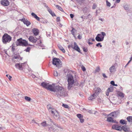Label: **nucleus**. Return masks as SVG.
Masks as SVG:
<instances>
[{
    "label": "nucleus",
    "mask_w": 132,
    "mask_h": 132,
    "mask_svg": "<svg viewBox=\"0 0 132 132\" xmlns=\"http://www.w3.org/2000/svg\"><path fill=\"white\" fill-rule=\"evenodd\" d=\"M88 43L89 45H92L93 44V43H91L89 42H88Z\"/></svg>",
    "instance_id": "nucleus-63"
},
{
    "label": "nucleus",
    "mask_w": 132,
    "mask_h": 132,
    "mask_svg": "<svg viewBox=\"0 0 132 132\" xmlns=\"http://www.w3.org/2000/svg\"><path fill=\"white\" fill-rule=\"evenodd\" d=\"M82 38V36H80V35H79L78 36V38L79 39H81Z\"/></svg>",
    "instance_id": "nucleus-56"
},
{
    "label": "nucleus",
    "mask_w": 132,
    "mask_h": 132,
    "mask_svg": "<svg viewBox=\"0 0 132 132\" xmlns=\"http://www.w3.org/2000/svg\"><path fill=\"white\" fill-rule=\"evenodd\" d=\"M47 7H48V11L49 12V13L51 14V13L52 12V10H51L47 6Z\"/></svg>",
    "instance_id": "nucleus-46"
},
{
    "label": "nucleus",
    "mask_w": 132,
    "mask_h": 132,
    "mask_svg": "<svg viewBox=\"0 0 132 132\" xmlns=\"http://www.w3.org/2000/svg\"><path fill=\"white\" fill-rule=\"evenodd\" d=\"M41 124L43 127H45L47 126H49V125H47L46 121H44L41 123Z\"/></svg>",
    "instance_id": "nucleus-29"
},
{
    "label": "nucleus",
    "mask_w": 132,
    "mask_h": 132,
    "mask_svg": "<svg viewBox=\"0 0 132 132\" xmlns=\"http://www.w3.org/2000/svg\"><path fill=\"white\" fill-rule=\"evenodd\" d=\"M106 5L107 6L110 7L111 6V4L109 3L107 0H106Z\"/></svg>",
    "instance_id": "nucleus-38"
},
{
    "label": "nucleus",
    "mask_w": 132,
    "mask_h": 132,
    "mask_svg": "<svg viewBox=\"0 0 132 132\" xmlns=\"http://www.w3.org/2000/svg\"><path fill=\"white\" fill-rule=\"evenodd\" d=\"M25 99L28 101H30L31 100V98L27 96H26L25 97Z\"/></svg>",
    "instance_id": "nucleus-35"
},
{
    "label": "nucleus",
    "mask_w": 132,
    "mask_h": 132,
    "mask_svg": "<svg viewBox=\"0 0 132 132\" xmlns=\"http://www.w3.org/2000/svg\"><path fill=\"white\" fill-rule=\"evenodd\" d=\"M110 84L113 86H116V84L114 83V82L113 81H111L110 82Z\"/></svg>",
    "instance_id": "nucleus-42"
},
{
    "label": "nucleus",
    "mask_w": 132,
    "mask_h": 132,
    "mask_svg": "<svg viewBox=\"0 0 132 132\" xmlns=\"http://www.w3.org/2000/svg\"><path fill=\"white\" fill-rule=\"evenodd\" d=\"M86 111L88 112H89V113H92V112L90 110H86Z\"/></svg>",
    "instance_id": "nucleus-57"
},
{
    "label": "nucleus",
    "mask_w": 132,
    "mask_h": 132,
    "mask_svg": "<svg viewBox=\"0 0 132 132\" xmlns=\"http://www.w3.org/2000/svg\"><path fill=\"white\" fill-rule=\"evenodd\" d=\"M47 107L49 111L51 112V110L53 109H54L53 108V106L50 104H49L47 106Z\"/></svg>",
    "instance_id": "nucleus-20"
},
{
    "label": "nucleus",
    "mask_w": 132,
    "mask_h": 132,
    "mask_svg": "<svg viewBox=\"0 0 132 132\" xmlns=\"http://www.w3.org/2000/svg\"><path fill=\"white\" fill-rule=\"evenodd\" d=\"M122 130V127H121L120 126H116V130L121 131Z\"/></svg>",
    "instance_id": "nucleus-28"
},
{
    "label": "nucleus",
    "mask_w": 132,
    "mask_h": 132,
    "mask_svg": "<svg viewBox=\"0 0 132 132\" xmlns=\"http://www.w3.org/2000/svg\"><path fill=\"white\" fill-rule=\"evenodd\" d=\"M116 116V111L111 113L108 115L109 117L107 118V121L111 122H115V121L113 120V118Z\"/></svg>",
    "instance_id": "nucleus-4"
},
{
    "label": "nucleus",
    "mask_w": 132,
    "mask_h": 132,
    "mask_svg": "<svg viewBox=\"0 0 132 132\" xmlns=\"http://www.w3.org/2000/svg\"><path fill=\"white\" fill-rule=\"evenodd\" d=\"M71 47L75 50L77 51L79 53L80 52V51L79 47L77 45V43L76 42L74 43V45H70Z\"/></svg>",
    "instance_id": "nucleus-9"
},
{
    "label": "nucleus",
    "mask_w": 132,
    "mask_h": 132,
    "mask_svg": "<svg viewBox=\"0 0 132 132\" xmlns=\"http://www.w3.org/2000/svg\"><path fill=\"white\" fill-rule=\"evenodd\" d=\"M48 85L47 83L44 82H43L41 84V85L44 87L46 89L47 88Z\"/></svg>",
    "instance_id": "nucleus-24"
},
{
    "label": "nucleus",
    "mask_w": 132,
    "mask_h": 132,
    "mask_svg": "<svg viewBox=\"0 0 132 132\" xmlns=\"http://www.w3.org/2000/svg\"><path fill=\"white\" fill-rule=\"evenodd\" d=\"M19 58V57H18L17 56H14L13 57V60H14V59H17L18 58Z\"/></svg>",
    "instance_id": "nucleus-49"
},
{
    "label": "nucleus",
    "mask_w": 132,
    "mask_h": 132,
    "mask_svg": "<svg viewBox=\"0 0 132 132\" xmlns=\"http://www.w3.org/2000/svg\"><path fill=\"white\" fill-rule=\"evenodd\" d=\"M6 76L8 78L10 81H11V78H12V77L11 76L9 75L8 74H7L6 75Z\"/></svg>",
    "instance_id": "nucleus-36"
},
{
    "label": "nucleus",
    "mask_w": 132,
    "mask_h": 132,
    "mask_svg": "<svg viewBox=\"0 0 132 132\" xmlns=\"http://www.w3.org/2000/svg\"><path fill=\"white\" fill-rule=\"evenodd\" d=\"M77 116L79 119L81 118H83V116L80 114H77Z\"/></svg>",
    "instance_id": "nucleus-34"
},
{
    "label": "nucleus",
    "mask_w": 132,
    "mask_h": 132,
    "mask_svg": "<svg viewBox=\"0 0 132 132\" xmlns=\"http://www.w3.org/2000/svg\"><path fill=\"white\" fill-rule=\"evenodd\" d=\"M107 89H108V91H109V92H112L113 90V87L111 85L110 87L108 88Z\"/></svg>",
    "instance_id": "nucleus-27"
},
{
    "label": "nucleus",
    "mask_w": 132,
    "mask_h": 132,
    "mask_svg": "<svg viewBox=\"0 0 132 132\" xmlns=\"http://www.w3.org/2000/svg\"><path fill=\"white\" fill-rule=\"evenodd\" d=\"M117 93L119 96H120L122 98L124 97L125 95L122 93L120 91H118Z\"/></svg>",
    "instance_id": "nucleus-22"
},
{
    "label": "nucleus",
    "mask_w": 132,
    "mask_h": 132,
    "mask_svg": "<svg viewBox=\"0 0 132 132\" xmlns=\"http://www.w3.org/2000/svg\"><path fill=\"white\" fill-rule=\"evenodd\" d=\"M101 34H98L97 35L99 37H100L101 38H102V37H103V40L104 38V36L106 35L105 33L104 32H102Z\"/></svg>",
    "instance_id": "nucleus-17"
},
{
    "label": "nucleus",
    "mask_w": 132,
    "mask_h": 132,
    "mask_svg": "<svg viewBox=\"0 0 132 132\" xmlns=\"http://www.w3.org/2000/svg\"><path fill=\"white\" fill-rule=\"evenodd\" d=\"M52 123H53V125H54L55 126H49L48 127L49 128V130L51 131L52 130H53V132L54 131L56 130V127L57 126V125H56L55 123L53 122V121Z\"/></svg>",
    "instance_id": "nucleus-12"
},
{
    "label": "nucleus",
    "mask_w": 132,
    "mask_h": 132,
    "mask_svg": "<svg viewBox=\"0 0 132 132\" xmlns=\"http://www.w3.org/2000/svg\"><path fill=\"white\" fill-rule=\"evenodd\" d=\"M109 90L108 91V89H107L106 92V94L107 96H108L109 95V93L110 92H109Z\"/></svg>",
    "instance_id": "nucleus-44"
},
{
    "label": "nucleus",
    "mask_w": 132,
    "mask_h": 132,
    "mask_svg": "<svg viewBox=\"0 0 132 132\" xmlns=\"http://www.w3.org/2000/svg\"><path fill=\"white\" fill-rule=\"evenodd\" d=\"M32 31L35 36L38 35L39 32V30L38 29L35 28H34L32 29Z\"/></svg>",
    "instance_id": "nucleus-15"
},
{
    "label": "nucleus",
    "mask_w": 132,
    "mask_h": 132,
    "mask_svg": "<svg viewBox=\"0 0 132 132\" xmlns=\"http://www.w3.org/2000/svg\"><path fill=\"white\" fill-rule=\"evenodd\" d=\"M127 119L129 122L132 123V116H128L127 118Z\"/></svg>",
    "instance_id": "nucleus-26"
},
{
    "label": "nucleus",
    "mask_w": 132,
    "mask_h": 132,
    "mask_svg": "<svg viewBox=\"0 0 132 132\" xmlns=\"http://www.w3.org/2000/svg\"><path fill=\"white\" fill-rule=\"evenodd\" d=\"M121 0H116V3H119L120 1Z\"/></svg>",
    "instance_id": "nucleus-58"
},
{
    "label": "nucleus",
    "mask_w": 132,
    "mask_h": 132,
    "mask_svg": "<svg viewBox=\"0 0 132 132\" xmlns=\"http://www.w3.org/2000/svg\"><path fill=\"white\" fill-rule=\"evenodd\" d=\"M81 68L82 70L84 71L86 70V69L84 67V66H82L81 67Z\"/></svg>",
    "instance_id": "nucleus-51"
},
{
    "label": "nucleus",
    "mask_w": 132,
    "mask_h": 132,
    "mask_svg": "<svg viewBox=\"0 0 132 132\" xmlns=\"http://www.w3.org/2000/svg\"><path fill=\"white\" fill-rule=\"evenodd\" d=\"M62 106L66 108H68L69 107V106L67 105L63 104H62Z\"/></svg>",
    "instance_id": "nucleus-37"
},
{
    "label": "nucleus",
    "mask_w": 132,
    "mask_h": 132,
    "mask_svg": "<svg viewBox=\"0 0 132 132\" xmlns=\"http://www.w3.org/2000/svg\"><path fill=\"white\" fill-rule=\"evenodd\" d=\"M51 14L52 15V16H56V15L53 12H52V13H51Z\"/></svg>",
    "instance_id": "nucleus-50"
},
{
    "label": "nucleus",
    "mask_w": 132,
    "mask_h": 132,
    "mask_svg": "<svg viewBox=\"0 0 132 132\" xmlns=\"http://www.w3.org/2000/svg\"><path fill=\"white\" fill-rule=\"evenodd\" d=\"M123 7L125 10H128L129 9L128 5L126 4H124Z\"/></svg>",
    "instance_id": "nucleus-30"
},
{
    "label": "nucleus",
    "mask_w": 132,
    "mask_h": 132,
    "mask_svg": "<svg viewBox=\"0 0 132 132\" xmlns=\"http://www.w3.org/2000/svg\"><path fill=\"white\" fill-rule=\"evenodd\" d=\"M30 47H27L26 50V51L27 52H29L30 50Z\"/></svg>",
    "instance_id": "nucleus-48"
},
{
    "label": "nucleus",
    "mask_w": 132,
    "mask_h": 132,
    "mask_svg": "<svg viewBox=\"0 0 132 132\" xmlns=\"http://www.w3.org/2000/svg\"><path fill=\"white\" fill-rule=\"evenodd\" d=\"M103 76L104 78H106L107 77L104 73H103L102 75Z\"/></svg>",
    "instance_id": "nucleus-60"
},
{
    "label": "nucleus",
    "mask_w": 132,
    "mask_h": 132,
    "mask_svg": "<svg viewBox=\"0 0 132 132\" xmlns=\"http://www.w3.org/2000/svg\"><path fill=\"white\" fill-rule=\"evenodd\" d=\"M3 42L4 44L9 42L11 40V37L7 34H5L2 37Z\"/></svg>",
    "instance_id": "nucleus-5"
},
{
    "label": "nucleus",
    "mask_w": 132,
    "mask_h": 132,
    "mask_svg": "<svg viewBox=\"0 0 132 132\" xmlns=\"http://www.w3.org/2000/svg\"><path fill=\"white\" fill-rule=\"evenodd\" d=\"M100 44V43H98L96 44V46L97 47H98Z\"/></svg>",
    "instance_id": "nucleus-61"
},
{
    "label": "nucleus",
    "mask_w": 132,
    "mask_h": 132,
    "mask_svg": "<svg viewBox=\"0 0 132 132\" xmlns=\"http://www.w3.org/2000/svg\"><path fill=\"white\" fill-rule=\"evenodd\" d=\"M67 77L68 78V89H70L72 87L73 85L74 82V80L73 76L70 74L69 73L68 74Z\"/></svg>",
    "instance_id": "nucleus-2"
},
{
    "label": "nucleus",
    "mask_w": 132,
    "mask_h": 132,
    "mask_svg": "<svg viewBox=\"0 0 132 132\" xmlns=\"http://www.w3.org/2000/svg\"><path fill=\"white\" fill-rule=\"evenodd\" d=\"M54 76H57L58 75V73L56 71H55L54 72Z\"/></svg>",
    "instance_id": "nucleus-41"
},
{
    "label": "nucleus",
    "mask_w": 132,
    "mask_h": 132,
    "mask_svg": "<svg viewBox=\"0 0 132 132\" xmlns=\"http://www.w3.org/2000/svg\"><path fill=\"white\" fill-rule=\"evenodd\" d=\"M127 121L123 119L121 120L120 121V122L121 124L122 125H126L127 124Z\"/></svg>",
    "instance_id": "nucleus-25"
},
{
    "label": "nucleus",
    "mask_w": 132,
    "mask_h": 132,
    "mask_svg": "<svg viewBox=\"0 0 132 132\" xmlns=\"http://www.w3.org/2000/svg\"><path fill=\"white\" fill-rule=\"evenodd\" d=\"M99 20L101 21H102V22L104 20L103 19H102V18H101L99 19Z\"/></svg>",
    "instance_id": "nucleus-62"
},
{
    "label": "nucleus",
    "mask_w": 132,
    "mask_h": 132,
    "mask_svg": "<svg viewBox=\"0 0 132 132\" xmlns=\"http://www.w3.org/2000/svg\"><path fill=\"white\" fill-rule=\"evenodd\" d=\"M103 38L102 37V38H101L97 35L95 38V39L98 42H101L103 40Z\"/></svg>",
    "instance_id": "nucleus-18"
},
{
    "label": "nucleus",
    "mask_w": 132,
    "mask_h": 132,
    "mask_svg": "<svg viewBox=\"0 0 132 132\" xmlns=\"http://www.w3.org/2000/svg\"><path fill=\"white\" fill-rule=\"evenodd\" d=\"M101 92V89L99 87H97L94 89L93 94L95 95V96L97 97Z\"/></svg>",
    "instance_id": "nucleus-10"
},
{
    "label": "nucleus",
    "mask_w": 132,
    "mask_h": 132,
    "mask_svg": "<svg viewBox=\"0 0 132 132\" xmlns=\"http://www.w3.org/2000/svg\"><path fill=\"white\" fill-rule=\"evenodd\" d=\"M26 63H19L15 64V66L16 67L20 70H22L24 67H25L24 65H26Z\"/></svg>",
    "instance_id": "nucleus-8"
},
{
    "label": "nucleus",
    "mask_w": 132,
    "mask_h": 132,
    "mask_svg": "<svg viewBox=\"0 0 132 132\" xmlns=\"http://www.w3.org/2000/svg\"><path fill=\"white\" fill-rule=\"evenodd\" d=\"M21 21L23 22L24 24H26L27 26H29L31 24V23L30 21L27 20V19H25L24 18L22 19Z\"/></svg>",
    "instance_id": "nucleus-14"
},
{
    "label": "nucleus",
    "mask_w": 132,
    "mask_h": 132,
    "mask_svg": "<svg viewBox=\"0 0 132 132\" xmlns=\"http://www.w3.org/2000/svg\"><path fill=\"white\" fill-rule=\"evenodd\" d=\"M36 38H35L32 36H30L29 38V41L32 43H35L37 41V39Z\"/></svg>",
    "instance_id": "nucleus-13"
},
{
    "label": "nucleus",
    "mask_w": 132,
    "mask_h": 132,
    "mask_svg": "<svg viewBox=\"0 0 132 132\" xmlns=\"http://www.w3.org/2000/svg\"><path fill=\"white\" fill-rule=\"evenodd\" d=\"M56 21L57 22H59L60 21V18L58 17L56 18Z\"/></svg>",
    "instance_id": "nucleus-53"
},
{
    "label": "nucleus",
    "mask_w": 132,
    "mask_h": 132,
    "mask_svg": "<svg viewBox=\"0 0 132 132\" xmlns=\"http://www.w3.org/2000/svg\"><path fill=\"white\" fill-rule=\"evenodd\" d=\"M70 16L71 18H72L74 16L73 14H70Z\"/></svg>",
    "instance_id": "nucleus-55"
},
{
    "label": "nucleus",
    "mask_w": 132,
    "mask_h": 132,
    "mask_svg": "<svg viewBox=\"0 0 132 132\" xmlns=\"http://www.w3.org/2000/svg\"><path fill=\"white\" fill-rule=\"evenodd\" d=\"M58 47L59 49L63 53H65V51L63 48L59 44L58 45Z\"/></svg>",
    "instance_id": "nucleus-23"
},
{
    "label": "nucleus",
    "mask_w": 132,
    "mask_h": 132,
    "mask_svg": "<svg viewBox=\"0 0 132 132\" xmlns=\"http://www.w3.org/2000/svg\"><path fill=\"white\" fill-rule=\"evenodd\" d=\"M47 89L54 92V94L58 97L65 96L67 94L64 88L60 86H56L55 87L53 84L48 85Z\"/></svg>",
    "instance_id": "nucleus-1"
},
{
    "label": "nucleus",
    "mask_w": 132,
    "mask_h": 132,
    "mask_svg": "<svg viewBox=\"0 0 132 132\" xmlns=\"http://www.w3.org/2000/svg\"><path fill=\"white\" fill-rule=\"evenodd\" d=\"M31 14L32 16L35 18L38 21H40V18L38 17L37 15L34 13H32Z\"/></svg>",
    "instance_id": "nucleus-16"
},
{
    "label": "nucleus",
    "mask_w": 132,
    "mask_h": 132,
    "mask_svg": "<svg viewBox=\"0 0 132 132\" xmlns=\"http://www.w3.org/2000/svg\"><path fill=\"white\" fill-rule=\"evenodd\" d=\"M61 62L59 59L54 58L53 59L52 63L54 65H56L57 67H59L61 66Z\"/></svg>",
    "instance_id": "nucleus-6"
},
{
    "label": "nucleus",
    "mask_w": 132,
    "mask_h": 132,
    "mask_svg": "<svg viewBox=\"0 0 132 132\" xmlns=\"http://www.w3.org/2000/svg\"><path fill=\"white\" fill-rule=\"evenodd\" d=\"M31 123H35L36 124H37L38 126H39V124H38V123H37V122H36L35 120L34 119H33V120H32V121H31Z\"/></svg>",
    "instance_id": "nucleus-40"
},
{
    "label": "nucleus",
    "mask_w": 132,
    "mask_h": 132,
    "mask_svg": "<svg viewBox=\"0 0 132 132\" xmlns=\"http://www.w3.org/2000/svg\"><path fill=\"white\" fill-rule=\"evenodd\" d=\"M49 120L51 122H53V121L50 118H49Z\"/></svg>",
    "instance_id": "nucleus-64"
},
{
    "label": "nucleus",
    "mask_w": 132,
    "mask_h": 132,
    "mask_svg": "<svg viewBox=\"0 0 132 132\" xmlns=\"http://www.w3.org/2000/svg\"><path fill=\"white\" fill-rule=\"evenodd\" d=\"M97 7V5L95 4H94L92 6V9H95Z\"/></svg>",
    "instance_id": "nucleus-39"
},
{
    "label": "nucleus",
    "mask_w": 132,
    "mask_h": 132,
    "mask_svg": "<svg viewBox=\"0 0 132 132\" xmlns=\"http://www.w3.org/2000/svg\"><path fill=\"white\" fill-rule=\"evenodd\" d=\"M83 51L85 52H86L87 51V48L85 47L83 48Z\"/></svg>",
    "instance_id": "nucleus-52"
},
{
    "label": "nucleus",
    "mask_w": 132,
    "mask_h": 132,
    "mask_svg": "<svg viewBox=\"0 0 132 132\" xmlns=\"http://www.w3.org/2000/svg\"><path fill=\"white\" fill-rule=\"evenodd\" d=\"M112 129L116 130V125H114L112 126Z\"/></svg>",
    "instance_id": "nucleus-54"
},
{
    "label": "nucleus",
    "mask_w": 132,
    "mask_h": 132,
    "mask_svg": "<svg viewBox=\"0 0 132 132\" xmlns=\"http://www.w3.org/2000/svg\"><path fill=\"white\" fill-rule=\"evenodd\" d=\"M100 70V68L99 67H97L96 68V69L95 70V71L96 72H98Z\"/></svg>",
    "instance_id": "nucleus-45"
},
{
    "label": "nucleus",
    "mask_w": 132,
    "mask_h": 132,
    "mask_svg": "<svg viewBox=\"0 0 132 132\" xmlns=\"http://www.w3.org/2000/svg\"><path fill=\"white\" fill-rule=\"evenodd\" d=\"M17 45L26 46L28 45V42L26 40L23 39L22 38L18 39L16 42Z\"/></svg>",
    "instance_id": "nucleus-3"
},
{
    "label": "nucleus",
    "mask_w": 132,
    "mask_h": 132,
    "mask_svg": "<svg viewBox=\"0 0 132 132\" xmlns=\"http://www.w3.org/2000/svg\"><path fill=\"white\" fill-rule=\"evenodd\" d=\"M80 121L81 123H82L84 121V119L83 118H81L80 119Z\"/></svg>",
    "instance_id": "nucleus-47"
},
{
    "label": "nucleus",
    "mask_w": 132,
    "mask_h": 132,
    "mask_svg": "<svg viewBox=\"0 0 132 132\" xmlns=\"http://www.w3.org/2000/svg\"><path fill=\"white\" fill-rule=\"evenodd\" d=\"M76 31V30L74 28H72V30L71 31L72 34L73 35V36L75 37V32Z\"/></svg>",
    "instance_id": "nucleus-33"
},
{
    "label": "nucleus",
    "mask_w": 132,
    "mask_h": 132,
    "mask_svg": "<svg viewBox=\"0 0 132 132\" xmlns=\"http://www.w3.org/2000/svg\"><path fill=\"white\" fill-rule=\"evenodd\" d=\"M115 67L114 66H112L110 68V70L111 72H113L115 69Z\"/></svg>",
    "instance_id": "nucleus-31"
},
{
    "label": "nucleus",
    "mask_w": 132,
    "mask_h": 132,
    "mask_svg": "<svg viewBox=\"0 0 132 132\" xmlns=\"http://www.w3.org/2000/svg\"><path fill=\"white\" fill-rule=\"evenodd\" d=\"M121 102L122 101L121 100H119V101H117V103H116V104L119 105V104H120L121 103Z\"/></svg>",
    "instance_id": "nucleus-43"
},
{
    "label": "nucleus",
    "mask_w": 132,
    "mask_h": 132,
    "mask_svg": "<svg viewBox=\"0 0 132 132\" xmlns=\"http://www.w3.org/2000/svg\"><path fill=\"white\" fill-rule=\"evenodd\" d=\"M51 113L53 115V116L56 119H58L60 118V116L58 112L55 109H53L51 110Z\"/></svg>",
    "instance_id": "nucleus-7"
},
{
    "label": "nucleus",
    "mask_w": 132,
    "mask_h": 132,
    "mask_svg": "<svg viewBox=\"0 0 132 132\" xmlns=\"http://www.w3.org/2000/svg\"><path fill=\"white\" fill-rule=\"evenodd\" d=\"M97 97L95 96L94 94H93L91 95L88 98V99L89 100H92L96 98Z\"/></svg>",
    "instance_id": "nucleus-21"
},
{
    "label": "nucleus",
    "mask_w": 132,
    "mask_h": 132,
    "mask_svg": "<svg viewBox=\"0 0 132 132\" xmlns=\"http://www.w3.org/2000/svg\"><path fill=\"white\" fill-rule=\"evenodd\" d=\"M1 4L4 6H8L9 5V2L8 0H0Z\"/></svg>",
    "instance_id": "nucleus-11"
},
{
    "label": "nucleus",
    "mask_w": 132,
    "mask_h": 132,
    "mask_svg": "<svg viewBox=\"0 0 132 132\" xmlns=\"http://www.w3.org/2000/svg\"><path fill=\"white\" fill-rule=\"evenodd\" d=\"M120 111L119 110H118V111H116V114H119L120 113Z\"/></svg>",
    "instance_id": "nucleus-59"
},
{
    "label": "nucleus",
    "mask_w": 132,
    "mask_h": 132,
    "mask_svg": "<svg viewBox=\"0 0 132 132\" xmlns=\"http://www.w3.org/2000/svg\"><path fill=\"white\" fill-rule=\"evenodd\" d=\"M122 130L124 131L127 132L128 131L129 128L126 126H122Z\"/></svg>",
    "instance_id": "nucleus-19"
},
{
    "label": "nucleus",
    "mask_w": 132,
    "mask_h": 132,
    "mask_svg": "<svg viewBox=\"0 0 132 132\" xmlns=\"http://www.w3.org/2000/svg\"><path fill=\"white\" fill-rule=\"evenodd\" d=\"M56 8L58 9L60 11H63V9L59 5H56Z\"/></svg>",
    "instance_id": "nucleus-32"
}]
</instances>
